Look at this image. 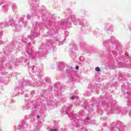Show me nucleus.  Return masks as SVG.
Instances as JSON below:
<instances>
[{
  "mask_svg": "<svg viewBox=\"0 0 131 131\" xmlns=\"http://www.w3.org/2000/svg\"><path fill=\"white\" fill-rule=\"evenodd\" d=\"M95 70L96 71L99 72L101 70V69L99 67H97L95 68Z\"/></svg>",
  "mask_w": 131,
  "mask_h": 131,
  "instance_id": "obj_1",
  "label": "nucleus"
},
{
  "mask_svg": "<svg viewBox=\"0 0 131 131\" xmlns=\"http://www.w3.org/2000/svg\"><path fill=\"white\" fill-rule=\"evenodd\" d=\"M76 70H79V66H77L75 68Z\"/></svg>",
  "mask_w": 131,
  "mask_h": 131,
  "instance_id": "obj_2",
  "label": "nucleus"
},
{
  "mask_svg": "<svg viewBox=\"0 0 131 131\" xmlns=\"http://www.w3.org/2000/svg\"><path fill=\"white\" fill-rule=\"evenodd\" d=\"M50 130L51 131H58V130L57 129H55V128L50 129Z\"/></svg>",
  "mask_w": 131,
  "mask_h": 131,
  "instance_id": "obj_3",
  "label": "nucleus"
},
{
  "mask_svg": "<svg viewBox=\"0 0 131 131\" xmlns=\"http://www.w3.org/2000/svg\"><path fill=\"white\" fill-rule=\"evenodd\" d=\"M71 98L72 99V100H75V96H72Z\"/></svg>",
  "mask_w": 131,
  "mask_h": 131,
  "instance_id": "obj_4",
  "label": "nucleus"
},
{
  "mask_svg": "<svg viewBox=\"0 0 131 131\" xmlns=\"http://www.w3.org/2000/svg\"><path fill=\"white\" fill-rule=\"evenodd\" d=\"M37 118H40V117H39V116H37Z\"/></svg>",
  "mask_w": 131,
  "mask_h": 131,
  "instance_id": "obj_5",
  "label": "nucleus"
},
{
  "mask_svg": "<svg viewBox=\"0 0 131 131\" xmlns=\"http://www.w3.org/2000/svg\"><path fill=\"white\" fill-rule=\"evenodd\" d=\"M87 120H90V119L89 118H87Z\"/></svg>",
  "mask_w": 131,
  "mask_h": 131,
  "instance_id": "obj_6",
  "label": "nucleus"
}]
</instances>
